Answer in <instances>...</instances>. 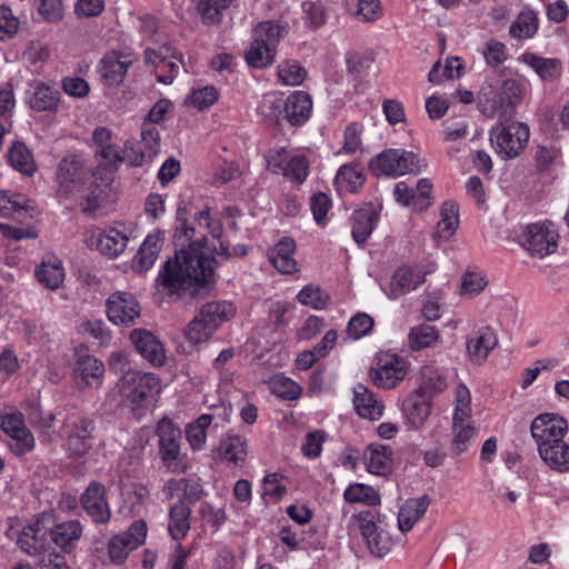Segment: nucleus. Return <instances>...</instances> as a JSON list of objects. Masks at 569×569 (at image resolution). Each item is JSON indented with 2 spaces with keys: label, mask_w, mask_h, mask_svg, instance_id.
I'll return each mask as SVG.
<instances>
[{
  "label": "nucleus",
  "mask_w": 569,
  "mask_h": 569,
  "mask_svg": "<svg viewBox=\"0 0 569 569\" xmlns=\"http://www.w3.org/2000/svg\"><path fill=\"white\" fill-rule=\"evenodd\" d=\"M97 166L89 173L78 156L62 159L57 170L58 193L87 200L86 210L96 209L104 189L112 182L119 164L138 167L144 160L141 144H98Z\"/></svg>",
  "instance_id": "f257e3e1"
},
{
  "label": "nucleus",
  "mask_w": 569,
  "mask_h": 569,
  "mask_svg": "<svg viewBox=\"0 0 569 569\" xmlns=\"http://www.w3.org/2000/svg\"><path fill=\"white\" fill-rule=\"evenodd\" d=\"M213 278V258L206 254L198 241L176 253L159 271V287L169 296L194 297Z\"/></svg>",
  "instance_id": "f03ea898"
},
{
  "label": "nucleus",
  "mask_w": 569,
  "mask_h": 569,
  "mask_svg": "<svg viewBox=\"0 0 569 569\" xmlns=\"http://www.w3.org/2000/svg\"><path fill=\"white\" fill-rule=\"evenodd\" d=\"M234 313L236 308L229 301L204 303L184 329L187 341L196 347L208 342L222 323L229 321Z\"/></svg>",
  "instance_id": "7ed1b4c3"
},
{
  "label": "nucleus",
  "mask_w": 569,
  "mask_h": 569,
  "mask_svg": "<svg viewBox=\"0 0 569 569\" xmlns=\"http://www.w3.org/2000/svg\"><path fill=\"white\" fill-rule=\"evenodd\" d=\"M121 401L132 411L147 410L161 392V381L151 372H127L118 382Z\"/></svg>",
  "instance_id": "20e7f679"
},
{
  "label": "nucleus",
  "mask_w": 569,
  "mask_h": 569,
  "mask_svg": "<svg viewBox=\"0 0 569 569\" xmlns=\"http://www.w3.org/2000/svg\"><path fill=\"white\" fill-rule=\"evenodd\" d=\"M287 34L284 26L272 21L260 22L252 33V40L244 58L250 67L262 69L270 66L276 58L277 47Z\"/></svg>",
  "instance_id": "39448f33"
},
{
  "label": "nucleus",
  "mask_w": 569,
  "mask_h": 569,
  "mask_svg": "<svg viewBox=\"0 0 569 569\" xmlns=\"http://www.w3.org/2000/svg\"><path fill=\"white\" fill-rule=\"evenodd\" d=\"M425 167L423 160L402 149L382 151L369 162V168L376 176H400L419 172Z\"/></svg>",
  "instance_id": "423d86ee"
},
{
  "label": "nucleus",
  "mask_w": 569,
  "mask_h": 569,
  "mask_svg": "<svg viewBox=\"0 0 569 569\" xmlns=\"http://www.w3.org/2000/svg\"><path fill=\"white\" fill-rule=\"evenodd\" d=\"M156 433L159 438V455L166 468L174 473L187 469L186 456L181 453V431L174 423L163 418L158 422Z\"/></svg>",
  "instance_id": "0eeeda50"
},
{
  "label": "nucleus",
  "mask_w": 569,
  "mask_h": 569,
  "mask_svg": "<svg viewBox=\"0 0 569 569\" xmlns=\"http://www.w3.org/2000/svg\"><path fill=\"white\" fill-rule=\"evenodd\" d=\"M559 232L551 221L528 224L519 236L520 244L533 257L545 258L557 251Z\"/></svg>",
  "instance_id": "6e6552de"
},
{
  "label": "nucleus",
  "mask_w": 569,
  "mask_h": 569,
  "mask_svg": "<svg viewBox=\"0 0 569 569\" xmlns=\"http://www.w3.org/2000/svg\"><path fill=\"white\" fill-rule=\"evenodd\" d=\"M62 435L67 438L70 456L83 457L92 447L94 423L81 413H69L62 425Z\"/></svg>",
  "instance_id": "1a4fd4ad"
},
{
  "label": "nucleus",
  "mask_w": 569,
  "mask_h": 569,
  "mask_svg": "<svg viewBox=\"0 0 569 569\" xmlns=\"http://www.w3.org/2000/svg\"><path fill=\"white\" fill-rule=\"evenodd\" d=\"M406 375V360L391 352L378 353L369 371L372 383L382 389L397 387L405 379Z\"/></svg>",
  "instance_id": "9d476101"
},
{
  "label": "nucleus",
  "mask_w": 569,
  "mask_h": 569,
  "mask_svg": "<svg viewBox=\"0 0 569 569\" xmlns=\"http://www.w3.org/2000/svg\"><path fill=\"white\" fill-rule=\"evenodd\" d=\"M567 431V420L557 413H541L530 425V433L538 452L562 440Z\"/></svg>",
  "instance_id": "9b49d317"
},
{
  "label": "nucleus",
  "mask_w": 569,
  "mask_h": 569,
  "mask_svg": "<svg viewBox=\"0 0 569 569\" xmlns=\"http://www.w3.org/2000/svg\"><path fill=\"white\" fill-rule=\"evenodd\" d=\"M437 266L435 262L423 264H403L393 273L389 284L388 297L398 299L417 289L426 281V276L433 272Z\"/></svg>",
  "instance_id": "f8f14e48"
},
{
  "label": "nucleus",
  "mask_w": 569,
  "mask_h": 569,
  "mask_svg": "<svg viewBox=\"0 0 569 569\" xmlns=\"http://www.w3.org/2000/svg\"><path fill=\"white\" fill-rule=\"evenodd\" d=\"M144 61L154 66L157 80L161 83L169 84L173 81L179 72L180 64L188 71L182 54L178 53L174 48L164 44L159 50L146 49Z\"/></svg>",
  "instance_id": "ddd939ff"
},
{
  "label": "nucleus",
  "mask_w": 569,
  "mask_h": 569,
  "mask_svg": "<svg viewBox=\"0 0 569 569\" xmlns=\"http://www.w3.org/2000/svg\"><path fill=\"white\" fill-rule=\"evenodd\" d=\"M140 315V303L130 292L117 291L107 300L108 319L116 326H133Z\"/></svg>",
  "instance_id": "4468645a"
},
{
  "label": "nucleus",
  "mask_w": 569,
  "mask_h": 569,
  "mask_svg": "<svg viewBox=\"0 0 569 569\" xmlns=\"http://www.w3.org/2000/svg\"><path fill=\"white\" fill-rule=\"evenodd\" d=\"M146 537L147 525L142 520L133 522L126 532L112 537L108 543L111 561L116 565H121L130 551L144 542Z\"/></svg>",
  "instance_id": "2eb2a0df"
},
{
  "label": "nucleus",
  "mask_w": 569,
  "mask_h": 569,
  "mask_svg": "<svg viewBox=\"0 0 569 569\" xmlns=\"http://www.w3.org/2000/svg\"><path fill=\"white\" fill-rule=\"evenodd\" d=\"M87 241L91 248H96L101 254L118 258L128 246L129 233L124 227H109L93 232Z\"/></svg>",
  "instance_id": "dca6fc26"
},
{
  "label": "nucleus",
  "mask_w": 569,
  "mask_h": 569,
  "mask_svg": "<svg viewBox=\"0 0 569 569\" xmlns=\"http://www.w3.org/2000/svg\"><path fill=\"white\" fill-rule=\"evenodd\" d=\"M357 519L361 536L371 553L377 557L387 555L391 549L392 540L390 535L375 522V516L370 511L359 512Z\"/></svg>",
  "instance_id": "f3484780"
},
{
  "label": "nucleus",
  "mask_w": 569,
  "mask_h": 569,
  "mask_svg": "<svg viewBox=\"0 0 569 569\" xmlns=\"http://www.w3.org/2000/svg\"><path fill=\"white\" fill-rule=\"evenodd\" d=\"M81 506L90 519L97 523H107L111 518V510L106 498V488L102 483L92 481L80 498Z\"/></svg>",
  "instance_id": "a211bd4d"
},
{
  "label": "nucleus",
  "mask_w": 569,
  "mask_h": 569,
  "mask_svg": "<svg viewBox=\"0 0 569 569\" xmlns=\"http://www.w3.org/2000/svg\"><path fill=\"white\" fill-rule=\"evenodd\" d=\"M136 58L131 53L111 51L108 52L100 61L99 72L108 86H119Z\"/></svg>",
  "instance_id": "6ab92c4d"
},
{
  "label": "nucleus",
  "mask_w": 569,
  "mask_h": 569,
  "mask_svg": "<svg viewBox=\"0 0 569 569\" xmlns=\"http://www.w3.org/2000/svg\"><path fill=\"white\" fill-rule=\"evenodd\" d=\"M130 340L137 351L151 365L162 366L166 361V350L162 342L149 330L134 329Z\"/></svg>",
  "instance_id": "aec40b11"
},
{
  "label": "nucleus",
  "mask_w": 569,
  "mask_h": 569,
  "mask_svg": "<svg viewBox=\"0 0 569 569\" xmlns=\"http://www.w3.org/2000/svg\"><path fill=\"white\" fill-rule=\"evenodd\" d=\"M103 362L90 355L78 358L73 372L79 388H99L103 381Z\"/></svg>",
  "instance_id": "412c9836"
},
{
  "label": "nucleus",
  "mask_w": 569,
  "mask_h": 569,
  "mask_svg": "<svg viewBox=\"0 0 569 569\" xmlns=\"http://www.w3.org/2000/svg\"><path fill=\"white\" fill-rule=\"evenodd\" d=\"M518 61L532 69L543 82H556L562 74V62L557 58H546L526 51L519 56Z\"/></svg>",
  "instance_id": "4be33fe9"
},
{
  "label": "nucleus",
  "mask_w": 569,
  "mask_h": 569,
  "mask_svg": "<svg viewBox=\"0 0 569 569\" xmlns=\"http://www.w3.org/2000/svg\"><path fill=\"white\" fill-rule=\"evenodd\" d=\"M402 412L408 429L419 430L431 415V402L425 396L415 392L403 401Z\"/></svg>",
  "instance_id": "5701e85b"
},
{
  "label": "nucleus",
  "mask_w": 569,
  "mask_h": 569,
  "mask_svg": "<svg viewBox=\"0 0 569 569\" xmlns=\"http://www.w3.org/2000/svg\"><path fill=\"white\" fill-rule=\"evenodd\" d=\"M296 242L292 238L280 239L268 252L270 263L282 274H293L298 271V263L295 259Z\"/></svg>",
  "instance_id": "b1692460"
},
{
  "label": "nucleus",
  "mask_w": 569,
  "mask_h": 569,
  "mask_svg": "<svg viewBox=\"0 0 569 569\" xmlns=\"http://www.w3.org/2000/svg\"><path fill=\"white\" fill-rule=\"evenodd\" d=\"M164 242V232L156 230L149 233L139 251L133 258L132 268L134 271L143 272L149 270L158 259V256L162 249Z\"/></svg>",
  "instance_id": "393cba45"
},
{
  "label": "nucleus",
  "mask_w": 569,
  "mask_h": 569,
  "mask_svg": "<svg viewBox=\"0 0 569 569\" xmlns=\"http://www.w3.org/2000/svg\"><path fill=\"white\" fill-rule=\"evenodd\" d=\"M33 209L28 204L24 196L11 193L8 191L0 192V216L11 218L20 223L32 220Z\"/></svg>",
  "instance_id": "a878e982"
},
{
  "label": "nucleus",
  "mask_w": 569,
  "mask_h": 569,
  "mask_svg": "<svg viewBox=\"0 0 569 569\" xmlns=\"http://www.w3.org/2000/svg\"><path fill=\"white\" fill-rule=\"evenodd\" d=\"M448 372L435 365H426L420 369L421 382L416 392L430 399L448 388Z\"/></svg>",
  "instance_id": "bb28decb"
},
{
  "label": "nucleus",
  "mask_w": 569,
  "mask_h": 569,
  "mask_svg": "<svg viewBox=\"0 0 569 569\" xmlns=\"http://www.w3.org/2000/svg\"><path fill=\"white\" fill-rule=\"evenodd\" d=\"M283 111L290 124L302 126L310 118L312 111L310 96L305 91L292 92L286 99Z\"/></svg>",
  "instance_id": "cd10ccee"
},
{
  "label": "nucleus",
  "mask_w": 569,
  "mask_h": 569,
  "mask_svg": "<svg viewBox=\"0 0 569 569\" xmlns=\"http://www.w3.org/2000/svg\"><path fill=\"white\" fill-rule=\"evenodd\" d=\"M379 221V214L372 206H366L352 213L351 234L358 244H362L372 233Z\"/></svg>",
  "instance_id": "c85d7f7f"
},
{
  "label": "nucleus",
  "mask_w": 569,
  "mask_h": 569,
  "mask_svg": "<svg viewBox=\"0 0 569 569\" xmlns=\"http://www.w3.org/2000/svg\"><path fill=\"white\" fill-rule=\"evenodd\" d=\"M353 405L358 415L370 420H378L383 415L385 406L365 385L353 388Z\"/></svg>",
  "instance_id": "c756f323"
},
{
  "label": "nucleus",
  "mask_w": 569,
  "mask_h": 569,
  "mask_svg": "<svg viewBox=\"0 0 569 569\" xmlns=\"http://www.w3.org/2000/svg\"><path fill=\"white\" fill-rule=\"evenodd\" d=\"M367 470L376 476H387L392 471V450L389 446L372 443L365 451Z\"/></svg>",
  "instance_id": "7c9ffc66"
},
{
  "label": "nucleus",
  "mask_w": 569,
  "mask_h": 569,
  "mask_svg": "<svg viewBox=\"0 0 569 569\" xmlns=\"http://www.w3.org/2000/svg\"><path fill=\"white\" fill-rule=\"evenodd\" d=\"M36 278L48 289H58L64 279V269L61 260L54 254H46L36 269Z\"/></svg>",
  "instance_id": "2f4dec72"
},
{
  "label": "nucleus",
  "mask_w": 569,
  "mask_h": 569,
  "mask_svg": "<svg viewBox=\"0 0 569 569\" xmlns=\"http://www.w3.org/2000/svg\"><path fill=\"white\" fill-rule=\"evenodd\" d=\"M478 107L482 114L493 118L498 112H508V107L500 94L498 83L486 81L478 93Z\"/></svg>",
  "instance_id": "473e14b6"
},
{
  "label": "nucleus",
  "mask_w": 569,
  "mask_h": 569,
  "mask_svg": "<svg viewBox=\"0 0 569 569\" xmlns=\"http://www.w3.org/2000/svg\"><path fill=\"white\" fill-rule=\"evenodd\" d=\"M497 337L492 329L482 328L467 341V352L470 360L475 363H481L487 359L490 351L497 346Z\"/></svg>",
  "instance_id": "72a5a7b5"
},
{
  "label": "nucleus",
  "mask_w": 569,
  "mask_h": 569,
  "mask_svg": "<svg viewBox=\"0 0 569 569\" xmlns=\"http://www.w3.org/2000/svg\"><path fill=\"white\" fill-rule=\"evenodd\" d=\"M429 506V498L408 499L400 508L398 513V527L400 531H410L418 520L426 513Z\"/></svg>",
  "instance_id": "f704fd0d"
},
{
  "label": "nucleus",
  "mask_w": 569,
  "mask_h": 569,
  "mask_svg": "<svg viewBox=\"0 0 569 569\" xmlns=\"http://www.w3.org/2000/svg\"><path fill=\"white\" fill-rule=\"evenodd\" d=\"M191 509L182 501L174 503L169 510L168 531L170 537L182 540L190 530Z\"/></svg>",
  "instance_id": "c9c22d12"
},
{
  "label": "nucleus",
  "mask_w": 569,
  "mask_h": 569,
  "mask_svg": "<svg viewBox=\"0 0 569 569\" xmlns=\"http://www.w3.org/2000/svg\"><path fill=\"white\" fill-rule=\"evenodd\" d=\"M538 453L551 470L560 473L569 472V443L565 442L563 439L546 447Z\"/></svg>",
  "instance_id": "e433bc0d"
},
{
  "label": "nucleus",
  "mask_w": 569,
  "mask_h": 569,
  "mask_svg": "<svg viewBox=\"0 0 569 569\" xmlns=\"http://www.w3.org/2000/svg\"><path fill=\"white\" fill-rule=\"evenodd\" d=\"M247 453L248 443L242 436L228 435L220 442L219 455L230 463H242L246 460Z\"/></svg>",
  "instance_id": "4c0bfd02"
},
{
  "label": "nucleus",
  "mask_w": 569,
  "mask_h": 569,
  "mask_svg": "<svg viewBox=\"0 0 569 569\" xmlns=\"http://www.w3.org/2000/svg\"><path fill=\"white\" fill-rule=\"evenodd\" d=\"M477 436V430L468 421H455L452 423L451 453L460 456L469 450Z\"/></svg>",
  "instance_id": "58836bf2"
},
{
  "label": "nucleus",
  "mask_w": 569,
  "mask_h": 569,
  "mask_svg": "<svg viewBox=\"0 0 569 569\" xmlns=\"http://www.w3.org/2000/svg\"><path fill=\"white\" fill-rule=\"evenodd\" d=\"M365 181V172L350 164L341 166L336 176L340 192L356 193L363 187Z\"/></svg>",
  "instance_id": "ea45409f"
},
{
  "label": "nucleus",
  "mask_w": 569,
  "mask_h": 569,
  "mask_svg": "<svg viewBox=\"0 0 569 569\" xmlns=\"http://www.w3.org/2000/svg\"><path fill=\"white\" fill-rule=\"evenodd\" d=\"M42 526L36 521L22 529L18 538V546L30 556L39 555L44 548V539L41 533Z\"/></svg>",
  "instance_id": "a19ab883"
},
{
  "label": "nucleus",
  "mask_w": 569,
  "mask_h": 569,
  "mask_svg": "<svg viewBox=\"0 0 569 569\" xmlns=\"http://www.w3.org/2000/svg\"><path fill=\"white\" fill-rule=\"evenodd\" d=\"M498 86L508 109L513 110L523 100L528 82L525 78H509L498 83Z\"/></svg>",
  "instance_id": "79ce46f5"
},
{
  "label": "nucleus",
  "mask_w": 569,
  "mask_h": 569,
  "mask_svg": "<svg viewBox=\"0 0 569 569\" xmlns=\"http://www.w3.org/2000/svg\"><path fill=\"white\" fill-rule=\"evenodd\" d=\"M343 498L349 503H362L369 507L381 503L380 495L373 487L359 482L349 485L343 492Z\"/></svg>",
  "instance_id": "37998d69"
},
{
  "label": "nucleus",
  "mask_w": 569,
  "mask_h": 569,
  "mask_svg": "<svg viewBox=\"0 0 569 569\" xmlns=\"http://www.w3.org/2000/svg\"><path fill=\"white\" fill-rule=\"evenodd\" d=\"M458 204L446 201L440 209V220L437 223L436 234L440 239L448 240L459 226Z\"/></svg>",
  "instance_id": "c03bdc74"
},
{
  "label": "nucleus",
  "mask_w": 569,
  "mask_h": 569,
  "mask_svg": "<svg viewBox=\"0 0 569 569\" xmlns=\"http://www.w3.org/2000/svg\"><path fill=\"white\" fill-rule=\"evenodd\" d=\"M529 127L522 122L499 126L491 131L490 142H528Z\"/></svg>",
  "instance_id": "a18cd8bd"
},
{
  "label": "nucleus",
  "mask_w": 569,
  "mask_h": 569,
  "mask_svg": "<svg viewBox=\"0 0 569 569\" xmlns=\"http://www.w3.org/2000/svg\"><path fill=\"white\" fill-rule=\"evenodd\" d=\"M150 498V492L147 487L138 483L127 486L122 490L123 509L129 513L139 515L146 507Z\"/></svg>",
  "instance_id": "49530a36"
},
{
  "label": "nucleus",
  "mask_w": 569,
  "mask_h": 569,
  "mask_svg": "<svg viewBox=\"0 0 569 569\" xmlns=\"http://www.w3.org/2000/svg\"><path fill=\"white\" fill-rule=\"evenodd\" d=\"M211 422L212 416L203 413L186 427V437L193 451L203 449L207 441V429Z\"/></svg>",
  "instance_id": "de8ad7c7"
},
{
  "label": "nucleus",
  "mask_w": 569,
  "mask_h": 569,
  "mask_svg": "<svg viewBox=\"0 0 569 569\" xmlns=\"http://www.w3.org/2000/svg\"><path fill=\"white\" fill-rule=\"evenodd\" d=\"M539 27L537 14L532 10L521 11L510 27L511 37L525 40L532 38Z\"/></svg>",
  "instance_id": "09e8293b"
},
{
  "label": "nucleus",
  "mask_w": 569,
  "mask_h": 569,
  "mask_svg": "<svg viewBox=\"0 0 569 569\" xmlns=\"http://www.w3.org/2000/svg\"><path fill=\"white\" fill-rule=\"evenodd\" d=\"M60 93L43 83L34 88L30 98V107L37 111H54L58 108Z\"/></svg>",
  "instance_id": "8fccbe9b"
},
{
  "label": "nucleus",
  "mask_w": 569,
  "mask_h": 569,
  "mask_svg": "<svg viewBox=\"0 0 569 569\" xmlns=\"http://www.w3.org/2000/svg\"><path fill=\"white\" fill-rule=\"evenodd\" d=\"M439 339L440 333L437 328L429 325L413 327L408 336L409 346L415 351L433 347Z\"/></svg>",
  "instance_id": "3c124183"
},
{
  "label": "nucleus",
  "mask_w": 569,
  "mask_h": 569,
  "mask_svg": "<svg viewBox=\"0 0 569 569\" xmlns=\"http://www.w3.org/2000/svg\"><path fill=\"white\" fill-rule=\"evenodd\" d=\"M232 0H199L197 10L201 21L207 26H214L221 22L223 11L229 8Z\"/></svg>",
  "instance_id": "603ef678"
},
{
  "label": "nucleus",
  "mask_w": 569,
  "mask_h": 569,
  "mask_svg": "<svg viewBox=\"0 0 569 569\" xmlns=\"http://www.w3.org/2000/svg\"><path fill=\"white\" fill-rule=\"evenodd\" d=\"M81 535L82 525L78 520L58 523L51 529L52 541L61 548H67L71 542L78 540Z\"/></svg>",
  "instance_id": "864d4df0"
},
{
  "label": "nucleus",
  "mask_w": 569,
  "mask_h": 569,
  "mask_svg": "<svg viewBox=\"0 0 569 569\" xmlns=\"http://www.w3.org/2000/svg\"><path fill=\"white\" fill-rule=\"evenodd\" d=\"M463 64L458 57H452L446 60V64L441 66L440 62H436L428 74V79L433 84H439L445 80L459 78Z\"/></svg>",
  "instance_id": "5fc2aeb1"
},
{
  "label": "nucleus",
  "mask_w": 569,
  "mask_h": 569,
  "mask_svg": "<svg viewBox=\"0 0 569 569\" xmlns=\"http://www.w3.org/2000/svg\"><path fill=\"white\" fill-rule=\"evenodd\" d=\"M9 161L14 169L24 174L31 176L36 171V162L27 144H12Z\"/></svg>",
  "instance_id": "6e6d98bb"
},
{
  "label": "nucleus",
  "mask_w": 569,
  "mask_h": 569,
  "mask_svg": "<svg viewBox=\"0 0 569 569\" xmlns=\"http://www.w3.org/2000/svg\"><path fill=\"white\" fill-rule=\"evenodd\" d=\"M278 78L284 86H300L307 78V70L298 61L286 60L278 66Z\"/></svg>",
  "instance_id": "4d7b16f0"
},
{
  "label": "nucleus",
  "mask_w": 569,
  "mask_h": 569,
  "mask_svg": "<svg viewBox=\"0 0 569 569\" xmlns=\"http://www.w3.org/2000/svg\"><path fill=\"white\" fill-rule=\"evenodd\" d=\"M488 286V280L483 272L478 270H468L461 277L459 295L466 298L478 296Z\"/></svg>",
  "instance_id": "13d9d810"
},
{
  "label": "nucleus",
  "mask_w": 569,
  "mask_h": 569,
  "mask_svg": "<svg viewBox=\"0 0 569 569\" xmlns=\"http://www.w3.org/2000/svg\"><path fill=\"white\" fill-rule=\"evenodd\" d=\"M270 389L273 395L284 400H296L300 397L302 389L292 379L276 375L270 381Z\"/></svg>",
  "instance_id": "bf43d9fd"
},
{
  "label": "nucleus",
  "mask_w": 569,
  "mask_h": 569,
  "mask_svg": "<svg viewBox=\"0 0 569 569\" xmlns=\"http://www.w3.org/2000/svg\"><path fill=\"white\" fill-rule=\"evenodd\" d=\"M164 491L168 492L169 497H173L176 491H182L184 499L194 502L200 499L202 488L198 481L182 478L178 480H169L164 485Z\"/></svg>",
  "instance_id": "052dcab7"
},
{
  "label": "nucleus",
  "mask_w": 569,
  "mask_h": 569,
  "mask_svg": "<svg viewBox=\"0 0 569 569\" xmlns=\"http://www.w3.org/2000/svg\"><path fill=\"white\" fill-rule=\"evenodd\" d=\"M287 493L284 477L279 472L268 473L262 479V497L277 502Z\"/></svg>",
  "instance_id": "680f3d73"
},
{
  "label": "nucleus",
  "mask_w": 569,
  "mask_h": 569,
  "mask_svg": "<svg viewBox=\"0 0 569 569\" xmlns=\"http://www.w3.org/2000/svg\"><path fill=\"white\" fill-rule=\"evenodd\" d=\"M28 421L42 435L49 436L53 427L56 417L52 412H44L38 403H32L28 410Z\"/></svg>",
  "instance_id": "e2e57ef3"
},
{
  "label": "nucleus",
  "mask_w": 569,
  "mask_h": 569,
  "mask_svg": "<svg viewBox=\"0 0 569 569\" xmlns=\"http://www.w3.org/2000/svg\"><path fill=\"white\" fill-rule=\"evenodd\" d=\"M471 395L466 385L459 383L455 396V421H468L471 416Z\"/></svg>",
  "instance_id": "0e129e2a"
},
{
  "label": "nucleus",
  "mask_w": 569,
  "mask_h": 569,
  "mask_svg": "<svg viewBox=\"0 0 569 569\" xmlns=\"http://www.w3.org/2000/svg\"><path fill=\"white\" fill-rule=\"evenodd\" d=\"M10 437V449L11 451L18 456H24L31 452L36 447V440L32 432L27 428H22L17 432L9 436Z\"/></svg>",
  "instance_id": "69168bd1"
},
{
  "label": "nucleus",
  "mask_w": 569,
  "mask_h": 569,
  "mask_svg": "<svg viewBox=\"0 0 569 569\" xmlns=\"http://www.w3.org/2000/svg\"><path fill=\"white\" fill-rule=\"evenodd\" d=\"M297 299L301 305L309 306L313 309H325L329 303V296L319 287L306 286L297 295Z\"/></svg>",
  "instance_id": "338daca9"
},
{
  "label": "nucleus",
  "mask_w": 569,
  "mask_h": 569,
  "mask_svg": "<svg viewBox=\"0 0 569 569\" xmlns=\"http://www.w3.org/2000/svg\"><path fill=\"white\" fill-rule=\"evenodd\" d=\"M48 46L40 41H31L22 53L23 60L36 70L40 69L49 59Z\"/></svg>",
  "instance_id": "774afa93"
}]
</instances>
